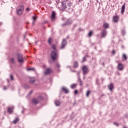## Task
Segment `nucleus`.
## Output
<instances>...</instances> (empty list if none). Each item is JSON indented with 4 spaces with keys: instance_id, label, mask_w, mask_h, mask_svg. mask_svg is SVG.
Listing matches in <instances>:
<instances>
[{
    "instance_id": "c85d7f7f",
    "label": "nucleus",
    "mask_w": 128,
    "mask_h": 128,
    "mask_svg": "<svg viewBox=\"0 0 128 128\" xmlns=\"http://www.w3.org/2000/svg\"><path fill=\"white\" fill-rule=\"evenodd\" d=\"M114 126H118L119 124L117 122H114Z\"/></svg>"
},
{
    "instance_id": "ea45409f",
    "label": "nucleus",
    "mask_w": 128,
    "mask_h": 128,
    "mask_svg": "<svg viewBox=\"0 0 128 128\" xmlns=\"http://www.w3.org/2000/svg\"><path fill=\"white\" fill-rule=\"evenodd\" d=\"M79 80L80 82V86H82V80H80V78H79Z\"/></svg>"
},
{
    "instance_id": "8fccbe9b",
    "label": "nucleus",
    "mask_w": 128,
    "mask_h": 128,
    "mask_svg": "<svg viewBox=\"0 0 128 128\" xmlns=\"http://www.w3.org/2000/svg\"><path fill=\"white\" fill-rule=\"evenodd\" d=\"M114 51H113V53H114Z\"/></svg>"
},
{
    "instance_id": "a878e982",
    "label": "nucleus",
    "mask_w": 128,
    "mask_h": 128,
    "mask_svg": "<svg viewBox=\"0 0 128 128\" xmlns=\"http://www.w3.org/2000/svg\"><path fill=\"white\" fill-rule=\"evenodd\" d=\"M10 76L11 80H14V75L10 74Z\"/></svg>"
},
{
    "instance_id": "cd10ccee",
    "label": "nucleus",
    "mask_w": 128,
    "mask_h": 128,
    "mask_svg": "<svg viewBox=\"0 0 128 128\" xmlns=\"http://www.w3.org/2000/svg\"><path fill=\"white\" fill-rule=\"evenodd\" d=\"M18 122V118H16V120H14V124H16Z\"/></svg>"
},
{
    "instance_id": "f3484780",
    "label": "nucleus",
    "mask_w": 128,
    "mask_h": 128,
    "mask_svg": "<svg viewBox=\"0 0 128 128\" xmlns=\"http://www.w3.org/2000/svg\"><path fill=\"white\" fill-rule=\"evenodd\" d=\"M62 90H63V92H64L66 94H68V88L64 87H63L62 88Z\"/></svg>"
},
{
    "instance_id": "a18cd8bd",
    "label": "nucleus",
    "mask_w": 128,
    "mask_h": 128,
    "mask_svg": "<svg viewBox=\"0 0 128 128\" xmlns=\"http://www.w3.org/2000/svg\"><path fill=\"white\" fill-rule=\"evenodd\" d=\"M7 88H7L6 87H4V90H6Z\"/></svg>"
},
{
    "instance_id": "f257e3e1",
    "label": "nucleus",
    "mask_w": 128,
    "mask_h": 128,
    "mask_svg": "<svg viewBox=\"0 0 128 128\" xmlns=\"http://www.w3.org/2000/svg\"><path fill=\"white\" fill-rule=\"evenodd\" d=\"M62 6L63 7V10H66L68 8H70L72 6V2L70 0H64L62 2Z\"/></svg>"
},
{
    "instance_id": "09e8293b",
    "label": "nucleus",
    "mask_w": 128,
    "mask_h": 128,
    "mask_svg": "<svg viewBox=\"0 0 128 128\" xmlns=\"http://www.w3.org/2000/svg\"><path fill=\"white\" fill-rule=\"evenodd\" d=\"M78 74H80V72H78Z\"/></svg>"
},
{
    "instance_id": "f8f14e48",
    "label": "nucleus",
    "mask_w": 128,
    "mask_h": 128,
    "mask_svg": "<svg viewBox=\"0 0 128 128\" xmlns=\"http://www.w3.org/2000/svg\"><path fill=\"white\" fill-rule=\"evenodd\" d=\"M72 20H66L65 22V24H64L62 26L66 25V24H71Z\"/></svg>"
},
{
    "instance_id": "4be33fe9",
    "label": "nucleus",
    "mask_w": 128,
    "mask_h": 128,
    "mask_svg": "<svg viewBox=\"0 0 128 128\" xmlns=\"http://www.w3.org/2000/svg\"><path fill=\"white\" fill-rule=\"evenodd\" d=\"M74 68H76L78 66V62H75L74 64Z\"/></svg>"
},
{
    "instance_id": "2eb2a0df",
    "label": "nucleus",
    "mask_w": 128,
    "mask_h": 128,
    "mask_svg": "<svg viewBox=\"0 0 128 128\" xmlns=\"http://www.w3.org/2000/svg\"><path fill=\"white\" fill-rule=\"evenodd\" d=\"M124 8H126V4H124L122 7L121 9V14H124Z\"/></svg>"
},
{
    "instance_id": "7ed1b4c3",
    "label": "nucleus",
    "mask_w": 128,
    "mask_h": 128,
    "mask_svg": "<svg viewBox=\"0 0 128 128\" xmlns=\"http://www.w3.org/2000/svg\"><path fill=\"white\" fill-rule=\"evenodd\" d=\"M17 60L19 64H23L24 63V57L22 56V54H18L17 55Z\"/></svg>"
},
{
    "instance_id": "20e7f679",
    "label": "nucleus",
    "mask_w": 128,
    "mask_h": 128,
    "mask_svg": "<svg viewBox=\"0 0 128 128\" xmlns=\"http://www.w3.org/2000/svg\"><path fill=\"white\" fill-rule=\"evenodd\" d=\"M50 20L52 22L54 20H56V12L52 11L51 13Z\"/></svg>"
},
{
    "instance_id": "a211bd4d",
    "label": "nucleus",
    "mask_w": 128,
    "mask_h": 128,
    "mask_svg": "<svg viewBox=\"0 0 128 128\" xmlns=\"http://www.w3.org/2000/svg\"><path fill=\"white\" fill-rule=\"evenodd\" d=\"M32 102H33V104H38V100L34 98L32 100Z\"/></svg>"
},
{
    "instance_id": "f704fd0d",
    "label": "nucleus",
    "mask_w": 128,
    "mask_h": 128,
    "mask_svg": "<svg viewBox=\"0 0 128 128\" xmlns=\"http://www.w3.org/2000/svg\"><path fill=\"white\" fill-rule=\"evenodd\" d=\"M34 80H30V82L31 83V84H34Z\"/></svg>"
},
{
    "instance_id": "4468645a",
    "label": "nucleus",
    "mask_w": 128,
    "mask_h": 128,
    "mask_svg": "<svg viewBox=\"0 0 128 128\" xmlns=\"http://www.w3.org/2000/svg\"><path fill=\"white\" fill-rule=\"evenodd\" d=\"M14 108H12V107H8V112L9 114H12V112Z\"/></svg>"
},
{
    "instance_id": "412c9836",
    "label": "nucleus",
    "mask_w": 128,
    "mask_h": 128,
    "mask_svg": "<svg viewBox=\"0 0 128 128\" xmlns=\"http://www.w3.org/2000/svg\"><path fill=\"white\" fill-rule=\"evenodd\" d=\"M122 58V60H126V59L128 58L126 57V54H123Z\"/></svg>"
},
{
    "instance_id": "423d86ee",
    "label": "nucleus",
    "mask_w": 128,
    "mask_h": 128,
    "mask_svg": "<svg viewBox=\"0 0 128 128\" xmlns=\"http://www.w3.org/2000/svg\"><path fill=\"white\" fill-rule=\"evenodd\" d=\"M117 68L119 70H122L124 68V64H122V63H118Z\"/></svg>"
},
{
    "instance_id": "49530a36",
    "label": "nucleus",
    "mask_w": 128,
    "mask_h": 128,
    "mask_svg": "<svg viewBox=\"0 0 128 128\" xmlns=\"http://www.w3.org/2000/svg\"><path fill=\"white\" fill-rule=\"evenodd\" d=\"M80 2H82L84 0H79Z\"/></svg>"
},
{
    "instance_id": "37998d69",
    "label": "nucleus",
    "mask_w": 128,
    "mask_h": 128,
    "mask_svg": "<svg viewBox=\"0 0 128 128\" xmlns=\"http://www.w3.org/2000/svg\"><path fill=\"white\" fill-rule=\"evenodd\" d=\"M74 94H78V91L76 90H74Z\"/></svg>"
},
{
    "instance_id": "ddd939ff",
    "label": "nucleus",
    "mask_w": 128,
    "mask_h": 128,
    "mask_svg": "<svg viewBox=\"0 0 128 128\" xmlns=\"http://www.w3.org/2000/svg\"><path fill=\"white\" fill-rule=\"evenodd\" d=\"M108 88L110 90H112L114 88V84L112 83H110V84L108 85Z\"/></svg>"
},
{
    "instance_id": "9b49d317",
    "label": "nucleus",
    "mask_w": 128,
    "mask_h": 128,
    "mask_svg": "<svg viewBox=\"0 0 128 128\" xmlns=\"http://www.w3.org/2000/svg\"><path fill=\"white\" fill-rule=\"evenodd\" d=\"M118 16H114L113 18V22H118Z\"/></svg>"
},
{
    "instance_id": "393cba45",
    "label": "nucleus",
    "mask_w": 128,
    "mask_h": 128,
    "mask_svg": "<svg viewBox=\"0 0 128 128\" xmlns=\"http://www.w3.org/2000/svg\"><path fill=\"white\" fill-rule=\"evenodd\" d=\"M76 84H72L70 86L71 88H76Z\"/></svg>"
},
{
    "instance_id": "7c9ffc66",
    "label": "nucleus",
    "mask_w": 128,
    "mask_h": 128,
    "mask_svg": "<svg viewBox=\"0 0 128 128\" xmlns=\"http://www.w3.org/2000/svg\"><path fill=\"white\" fill-rule=\"evenodd\" d=\"M90 90L87 91L86 96H88L90 95Z\"/></svg>"
},
{
    "instance_id": "9d476101",
    "label": "nucleus",
    "mask_w": 128,
    "mask_h": 128,
    "mask_svg": "<svg viewBox=\"0 0 128 128\" xmlns=\"http://www.w3.org/2000/svg\"><path fill=\"white\" fill-rule=\"evenodd\" d=\"M50 72H52V70H50V68H48L46 70L45 72H44V74L46 76H47V74H50Z\"/></svg>"
},
{
    "instance_id": "c9c22d12",
    "label": "nucleus",
    "mask_w": 128,
    "mask_h": 128,
    "mask_svg": "<svg viewBox=\"0 0 128 128\" xmlns=\"http://www.w3.org/2000/svg\"><path fill=\"white\" fill-rule=\"evenodd\" d=\"M38 98H40V100H44V97L42 96H39Z\"/></svg>"
},
{
    "instance_id": "b1692460",
    "label": "nucleus",
    "mask_w": 128,
    "mask_h": 128,
    "mask_svg": "<svg viewBox=\"0 0 128 128\" xmlns=\"http://www.w3.org/2000/svg\"><path fill=\"white\" fill-rule=\"evenodd\" d=\"M24 88L27 90V88H30V86H28V84H24Z\"/></svg>"
},
{
    "instance_id": "c03bdc74",
    "label": "nucleus",
    "mask_w": 128,
    "mask_h": 128,
    "mask_svg": "<svg viewBox=\"0 0 128 128\" xmlns=\"http://www.w3.org/2000/svg\"><path fill=\"white\" fill-rule=\"evenodd\" d=\"M26 10H30V8H26Z\"/></svg>"
},
{
    "instance_id": "c756f323",
    "label": "nucleus",
    "mask_w": 128,
    "mask_h": 128,
    "mask_svg": "<svg viewBox=\"0 0 128 128\" xmlns=\"http://www.w3.org/2000/svg\"><path fill=\"white\" fill-rule=\"evenodd\" d=\"M52 48L53 50H56V45H53L52 46Z\"/></svg>"
},
{
    "instance_id": "5701e85b",
    "label": "nucleus",
    "mask_w": 128,
    "mask_h": 128,
    "mask_svg": "<svg viewBox=\"0 0 128 128\" xmlns=\"http://www.w3.org/2000/svg\"><path fill=\"white\" fill-rule=\"evenodd\" d=\"M48 42L49 44H52V38H50L48 40Z\"/></svg>"
},
{
    "instance_id": "a19ab883",
    "label": "nucleus",
    "mask_w": 128,
    "mask_h": 128,
    "mask_svg": "<svg viewBox=\"0 0 128 128\" xmlns=\"http://www.w3.org/2000/svg\"><path fill=\"white\" fill-rule=\"evenodd\" d=\"M33 20H36V17L34 16L33 17Z\"/></svg>"
},
{
    "instance_id": "dca6fc26",
    "label": "nucleus",
    "mask_w": 128,
    "mask_h": 128,
    "mask_svg": "<svg viewBox=\"0 0 128 128\" xmlns=\"http://www.w3.org/2000/svg\"><path fill=\"white\" fill-rule=\"evenodd\" d=\"M55 104L56 106H60V101L58 100H56L55 101Z\"/></svg>"
},
{
    "instance_id": "58836bf2",
    "label": "nucleus",
    "mask_w": 128,
    "mask_h": 128,
    "mask_svg": "<svg viewBox=\"0 0 128 128\" xmlns=\"http://www.w3.org/2000/svg\"><path fill=\"white\" fill-rule=\"evenodd\" d=\"M34 91L32 90H31L30 92H29L28 94L29 95V96H30V94H32V92H33Z\"/></svg>"
},
{
    "instance_id": "e433bc0d",
    "label": "nucleus",
    "mask_w": 128,
    "mask_h": 128,
    "mask_svg": "<svg viewBox=\"0 0 128 128\" xmlns=\"http://www.w3.org/2000/svg\"><path fill=\"white\" fill-rule=\"evenodd\" d=\"M20 8V10H22L24 11V6H23V5H21Z\"/></svg>"
},
{
    "instance_id": "72a5a7b5",
    "label": "nucleus",
    "mask_w": 128,
    "mask_h": 128,
    "mask_svg": "<svg viewBox=\"0 0 128 128\" xmlns=\"http://www.w3.org/2000/svg\"><path fill=\"white\" fill-rule=\"evenodd\" d=\"M122 34L124 35V34H126V31L124 30H122Z\"/></svg>"
},
{
    "instance_id": "6e6552de",
    "label": "nucleus",
    "mask_w": 128,
    "mask_h": 128,
    "mask_svg": "<svg viewBox=\"0 0 128 128\" xmlns=\"http://www.w3.org/2000/svg\"><path fill=\"white\" fill-rule=\"evenodd\" d=\"M106 34H108V32L106 30H102L101 32V38H104L105 36H106Z\"/></svg>"
},
{
    "instance_id": "bb28decb",
    "label": "nucleus",
    "mask_w": 128,
    "mask_h": 128,
    "mask_svg": "<svg viewBox=\"0 0 128 128\" xmlns=\"http://www.w3.org/2000/svg\"><path fill=\"white\" fill-rule=\"evenodd\" d=\"M92 31H90L88 33V36L90 37L92 36Z\"/></svg>"
},
{
    "instance_id": "2f4dec72",
    "label": "nucleus",
    "mask_w": 128,
    "mask_h": 128,
    "mask_svg": "<svg viewBox=\"0 0 128 128\" xmlns=\"http://www.w3.org/2000/svg\"><path fill=\"white\" fill-rule=\"evenodd\" d=\"M56 68H60V65L57 63L56 64Z\"/></svg>"
},
{
    "instance_id": "f03ea898",
    "label": "nucleus",
    "mask_w": 128,
    "mask_h": 128,
    "mask_svg": "<svg viewBox=\"0 0 128 128\" xmlns=\"http://www.w3.org/2000/svg\"><path fill=\"white\" fill-rule=\"evenodd\" d=\"M58 53L56 52V50H54V51H52L50 54L51 58H52V60H56L58 58Z\"/></svg>"
},
{
    "instance_id": "aec40b11",
    "label": "nucleus",
    "mask_w": 128,
    "mask_h": 128,
    "mask_svg": "<svg viewBox=\"0 0 128 128\" xmlns=\"http://www.w3.org/2000/svg\"><path fill=\"white\" fill-rule=\"evenodd\" d=\"M15 60H16V58H12L10 60V62L11 64H14Z\"/></svg>"
},
{
    "instance_id": "0eeeda50",
    "label": "nucleus",
    "mask_w": 128,
    "mask_h": 128,
    "mask_svg": "<svg viewBox=\"0 0 128 128\" xmlns=\"http://www.w3.org/2000/svg\"><path fill=\"white\" fill-rule=\"evenodd\" d=\"M66 39H63L62 42V46L60 48H64L66 47Z\"/></svg>"
},
{
    "instance_id": "79ce46f5",
    "label": "nucleus",
    "mask_w": 128,
    "mask_h": 128,
    "mask_svg": "<svg viewBox=\"0 0 128 128\" xmlns=\"http://www.w3.org/2000/svg\"><path fill=\"white\" fill-rule=\"evenodd\" d=\"M82 62H86V57H84V58H83V60H82Z\"/></svg>"
},
{
    "instance_id": "473e14b6",
    "label": "nucleus",
    "mask_w": 128,
    "mask_h": 128,
    "mask_svg": "<svg viewBox=\"0 0 128 128\" xmlns=\"http://www.w3.org/2000/svg\"><path fill=\"white\" fill-rule=\"evenodd\" d=\"M34 68H29L27 69V70H34Z\"/></svg>"
},
{
    "instance_id": "de8ad7c7",
    "label": "nucleus",
    "mask_w": 128,
    "mask_h": 128,
    "mask_svg": "<svg viewBox=\"0 0 128 128\" xmlns=\"http://www.w3.org/2000/svg\"><path fill=\"white\" fill-rule=\"evenodd\" d=\"M123 128H128L126 126H124Z\"/></svg>"
},
{
    "instance_id": "39448f33",
    "label": "nucleus",
    "mask_w": 128,
    "mask_h": 128,
    "mask_svg": "<svg viewBox=\"0 0 128 128\" xmlns=\"http://www.w3.org/2000/svg\"><path fill=\"white\" fill-rule=\"evenodd\" d=\"M82 70L83 72V74H86L88 72V67L86 66H83Z\"/></svg>"
},
{
    "instance_id": "1a4fd4ad",
    "label": "nucleus",
    "mask_w": 128,
    "mask_h": 128,
    "mask_svg": "<svg viewBox=\"0 0 128 128\" xmlns=\"http://www.w3.org/2000/svg\"><path fill=\"white\" fill-rule=\"evenodd\" d=\"M103 28L104 30H106V28H110V24L106 22L103 24Z\"/></svg>"
},
{
    "instance_id": "4c0bfd02",
    "label": "nucleus",
    "mask_w": 128,
    "mask_h": 128,
    "mask_svg": "<svg viewBox=\"0 0 128 128\" xmlns=\"http://www.w3.org/2000/svg\"><path fill=\"white\" fill-rule=\"evenodd\" d=\"M62 0H58L56 2H57V4H60V2H62Z\"/></svg>"
},
{
    "instance_id": "6ab92c4d",
    "label": "nucleus",
    "mask_w": 128,
    "mask_h": 128,
    "mask_svg": "<svg viewBox=\"0 0 128 128\" xmlns=\"http://www.w3.org/2000/svg\"><path fill=\"white\" fill-rule=\"evenodd\" d=\"M22 10H17L16 12H17V14H22Z\"/></svg>"
}]
</instances>
